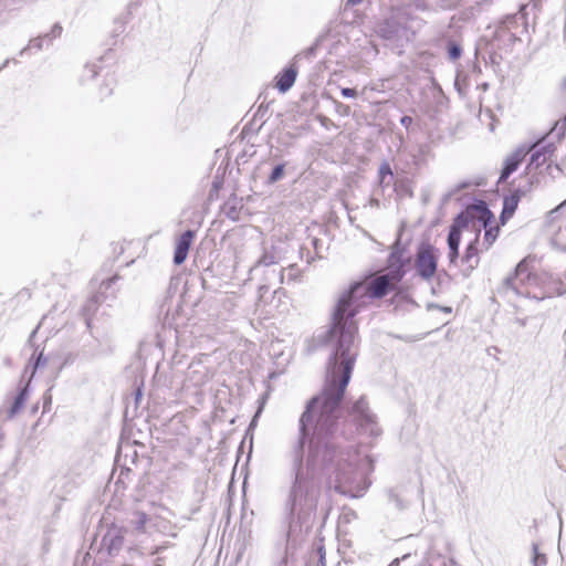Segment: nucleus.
Here are the masks:
<instances>
[{"mask_svg": "<svg viewBox=\"0 0 566 566\" xmlns=\"http://www.w3.org/2000/svg\"><path fill=\"white\" fill-rule=\"evenodd\" d=\"M438 255L436 250L430 247H421L417 253L415 268L423 280H430L437 271Z\"/></svg>", "mask_w": 566, "mask_h": 566, "instance_id": "obj_6", "label": "nucleus"}, {"mask_svg": "<svg viewBox=\"0 0 566 566\" xmlns=\"http://www.w3.org/2000/svg\"><path fill=\"white\" fill-rule=\"evenodd\" d=\"M407 13L405 10H396L391 17L379 23L376 32L386 40H395L406 35Z\"/></svg>", "mask_w": 566, "mask_h": 566, "instance_id": "obj_5", "label": "nucleus"}, {"mask_svg": "<svg viewBox=\"0 0 566 566\" xmlns=\"http://www.w3.org/2000/svg\"><path fill=\"white\" fill-rule=\"evenodd\" d=\"M297 76V67L294 63L290 64L282 73L276 76V87L280 92H287L294 84Z\"/></svg>", "mask_w": 566, "mask_h": 566, "instance_id": "obj_10", "label": "nucleus"}, {"mask_svg": "<svg viewBox=\"0 0 566 566\" xmlns=\"http://www.w3.org/2000/svg\"><path fill=\"white\" fill-rule=\"evenodd\" d=\"M266 290V286H261L260 291Z\"/></svg>", "mask_w": 566, "mask_h": 566, "instance_id": "obj_40", "label": "nucleus"}, {"mask_svg": "<svg viewBox=\"0 0 566 566\" xmlns=\"http://www.w3.org/2000/svg\"><path fill=\"white\" fill-rule=\"evenodd\" d=\"M536 144H537V147H534L531 150L533 153H532V156H531L530 166L535 165L536 167H538V166L543 165L546 161L547 156L551 155L554 151V147H553L552 144L545 145L543 147H539L541 142H538Z\"/></svg>", "mask_w": 566, "mask_h": 566, "instance_id": "obj_11", "label": "nucleus"}, {"mask_svg": "<svg viewBox=\"0 0 566 566\" xmlns=\"http://www.w3.org/2000/svg\"><path fill=\"white\" fill-rule=\"evenodd\" d=\"M460 55H461L460 46H458L455 44L450 45V48H449V57L451 60H457V59L460 57Z\"/></svg>", "mask_w": 566, "mask_h": 566, "instance_id": "obj_26", "label": "nucleus"}, {"mask_svg": "<svg viewBox=\"0 0 566 566\" xmlns=\"http://www.w3.org/2000/svg\"><path fill=\"white\" fill-rule=\"evenodd\" d=\"M339 107L342 108L343 114H346V115H347V114L349 113V107H348V106H345V105H343V104H339Z\"/></svg>", "mask_w": 566, "mask_h": 566, "instance_id": "obj_32", "label": "nucleus"}, {"mask_svg": "<svg viewBox=\"0 0 566 566\" xmlns=\"http://www.w3.org/2000/svg\"><path fill=\"white\" fill-rule=\"evenodd\" d=\"M195 238V231L187 230L176 241L174 262L179 265L185 262L188 255L190 245Z\"/></svg>", "mask_w": 566, "mask_h": 566, "instance_id": "obj_9", "label": "nucleus"}, {"mask_svg": "<svg viewBox=\"0 0 566 566\" xmlns=\"http://www.w3.org/2000/svg\"><path fill=\"white\" fill-rule=\"evenodd\" d=\"M350 416L357 423L359 431L369 437H378L381 429L378 426L376 416L369 410L364 397H360L353 406Z\"/></svg>", "mask_w": 566, "mask_h": 566, "instance_id": "obj_4", "label": "nucleus"}, {"mask_svg": "<svg viewBox=\"0 0 566 566\" xmlns=\"http://www.w3.org/2000/svg\"><path fill=\"white\" fill-rule=\"evenodd\" d=\"M347 4H352V6H355L359 2H361V0H346Z\"/></svg>", "mask_w": 566, "mask_h": 566, "instance_id": "obj_33", "label": "nucleus"}, {"mask_svg": "<svg viewBox=\"0 0 566 566\" xmlns=\"http://www.w3.org/2000/svg\"><path fill=\"white\" fill-rule=\"evenodd\" d=\"M301 272L297 266L290 265L287 269H284L280 272V282L284 283L285 281H295L300 277Z\"/></svg>", "mask_w": 566, "mask_h": 566, "instance_id": "obj_19", "label": "nucleus"}, {"mask_svg": "<svg viewBox=\"0 0 566 566\" xmlns=\"http://www.w3.org/2000/svg\"><path fill=\"white\" fill-rule=\"evenodd\" d=\"M518 200H520V197L517 195H512L504 199L502 218H510L513 216V213L515 212V209L517 207Z\"/></svg>", "mask_w": 566, "mask_h": 566, "instance_id": "obj_15", "label": "nucleus"}, {"mask_svg": "<svg viewBox=\"0 0 566 566\" xmlns=\"http://www.w3.org/2000/svg\"><path fill=\"white\" fill-rule=\"evenodd\" d=\"M97 298L94 297L87 302V304L84 306V315L86 316V324L90 326V318L88 316L95 311Z\"/></svg>", "mask_w": 566, "mask_h": 566, "instance_id": "obj_23", "label": "nucleus"}, {"mask_svg": "<svg viewBox=\"0 0 566 566\" xmlns=\"http://www.w3.org/2000/svg\"><path fill=\"white\" fill-rule=\"evenodd\" d=\"M398 281L397 274H385L356 282L338 297L332 326L323 337L333 346V355L322 392L312 398L300 419L301 438L292 451V482L285 511H316L322 478L328 480L329 486L352 496H360L370 483L368 475L374 464L366 449L336 451L337 419L358 354L355 316L392 291Z\"/></svg>", "mask_w": 566, "mask_h": 566, "instance_id": "obj_1", "label": "nucleus"}, {"mask_svg": "<svg viewBox=\"0 0 566 566\" xmlns=\"http://www.w3.org/2000/svg\"><path fill=\"white\" fill-rule=\"evenodd\" d=\"M284 176V165H277L271 172L270 177H269V181L271 184H274L276 181H279L280 179H282Z\"/></svg>", "mask_w": 566, "mask_h": 566, "instance_id": "obj_22", "label": "nucleus"}, {"mask_svg": "<svg viewBox=\"0 0 566 566\" xmlns=\"http://www.w3.org/2000/svg\"><path fill=\"white\" fill-rule=\"evenodd\" d=\"M45 363V359L43 358V355L40 354L38 355V360H36V364H38V369L41 368Z\"/></svg>", "mask_w": 566, "mask_h": 566, "instance_id": "obj_31", "label": "nucleus"}, {"mask_svg": "<svg viewBox=\"0 0 566 566\" xmlns=\"http://www.w3.org/2000/svg\"><path fill=\"white\" fill-rule=\"evenodd\" d=\"M282 259L281 252L274 245L271 248H264L263 254L258 261V265L269 266L277 263Z\"/></svg>", "mask_w": 566, "mask_h": 566, "instance_id": "obj_13", "label": "nucleus"}, {"mask_svg": "<svg viewBox=\"0 0 566 566\" xmlns=\"http://www.w3.org/2000/svg\"><path fill=\"white\" fill-rule=\"evenodd\" d=\"M478 250L475 248V243L474 242H471L467 250H465V254H464V261L470 263V266L471 268H474L476 264H478Z\"/></svg>", "mask_w": 566, "mask_h": 566, "instance_id": "obj_21", "label": "nucleus"}, {"mask_svg": "<svg viewBox=\"0 0 566 566\" xmlns=\"http://www.w3.org/2000/svg\"><path fill=\"white\" fill-rule=\"evenodd\" d=\"M461 241V232L460 229L455 226H453L450 229L449 235H448V245H449V260L451 263L455 261L459 254V244Z\"/></svg>", "mask_w": 566, "mask_h": 566, "instance_id": "obj_12", "label": "nucleus"}, {"mask_svg": "<svg viewBox=\"0 0 566 566\" xmlns=\"http://www.w3.org/2000/svg\"><path fill=\"white\" fill-rule=\"evenodd\" d=\"M389 500L390 502H392L398 509H403L405 507V502L402 499H400V496L395 493V492H390L389 493Z\"/></svg>", "mask_w": 566, "mask_h": 566, "instance_id": "obj_25", "label": "nucleus"}, {"mask_svg": "<svg viewBox=\"0 0 566 566\" xmlns=\"http://www.w3.org/2000/svg\"><path fill=\"white\" fill-rule=\"evenodd\" d=\"M429 150L430 148L427 144L418 145L416 150L411 154L415 165H421L429 154Z\"/></svg>", "mask_w": 566, "mask_h": 566, "instance_id": "obj_20", "label": "nucleus"}, {"mask_svg": "<svg viewBox=\"0 0 566 566\" xmlns=\"http://www.w3.org/2000/svg\"><path fill=\"white\" fill-rule=\"evenodd\" d=\"M488 214H490V211L485 207H482V216H481V218L484 219ZM483 224H484V228L488 227V223H486L485 220H483ZM497 234H499V228L497 227H490L489 229H485L484 240H483V243H482L485 249H489L493 244V242L497 238Z\"/></svg>", "mask_w": 566, "mask_h": 566, "instance_id": "obj_14", "label": "nucleus"}, {"mask_svg": "<svg viewBox=\"0 0 566 566\" xmlns=\"http://www.w3.org/2000/svg\"><path fill=\"white\" fill-rule=\"evenodd\" d=\"M342 95L344 97H347V98H350V97H356L357 96V92L356 90L354 88H342Z\"/></svg>", "mask_w": 566, "mask_h": 566, "instance_id": "obj_28", "label": "nucleus"}, {"mask_svg": "<svg viewBox=\"0 0 566 566\" xmlns=\"http://www.w3.org/2000/svg\"><path fill=\"white\" fill-rule=\"evenodd\" d=\"M534 147H537V144H533L532 146L522 145L518 146L512 154H510L505 159V166L501 174L500 181H504L505 179H507L509 176L518 168L520 164L524 160L525 156Z\"/></svg>", "mask_w": 566, "mask_h": 566, "instance_id": "obj_7", "label": "nucleus"}, {"mask_svg": "<svg viewBox=\"0 0 566 566\" xmlns=\"http://www.w3.org/2000/svg\"><path fill=\"white\" fill-rule=\"evenodd\" d=\"M135 516H137L138 528H140L146 522V515L143 513H136Z\"/></svg>", "mask_w": 566, "mask_h": 566, "instance_id": "obj_29", "label": "nucleus"}, {"mask_svg": "<svg viewBox=\"0 0 566 566\" xmlns=\"http://www.w3.org/2000/svg\"><path fill=\"white\" fill-rule=\"evenodd\" d=\"M9 63V61H6L1 66H0V71Z\"/></svg>", "mask_w": 566, "mask_h": 566, "instance_id": "obj_38", "label": "nucleus"}, {"mask_svg": "<svg viewBox=\"0 0 566 566\" xmlns=\"http://www.w3.org/2000/svg\"><path fill=\"white\" fill-rule=\"evenodd\" d=\"M104 542L108 545L109 551H117L122 545V536L119 535V531L116 528L109 531L105 537Z\"/></svg>", "mask_w": 566, "mask_h": 566, "instance_id": "obj_16", "label": "nucleus"}, {"mask_svg": "<svg viewBox=\"0 0 566 566\" xmlns=\"http://www.w3.org/2000/svg\"><path fill=\"white\" fill-rule=\"evenodd\" d=\"M53 31H54V32L56 31L57 33H60V32H61V28H60V27H54V30H53Z\"/></svg>", "mask_w": 566, "mask_h": 566, "instance_id": "obj_37", "label": "nucleus"}, {"mask_svg": "<svg viewBox=\"0 0 566 566\" xmlns=\"http://www.w3.org/2000/svg\"><path fill=\"white\" fill-rule=\"evenodd\" d=\"M60 367H61V366H60V364H56V365L54 366V368H55V369H59Z\"/></svg>", "mask_w": 566, "mask_h": 566, "instance_id": "obj_39", "label": "nucleus"}, {"mask_svg": "<svg viewBox=\"0 0 566 566\" xmlns=\"http://www.w3.org/2000/svg\"><path fill=\"white\" fill-rule=\"evenodd\" d=\"M566 292L553 275L531 271L527 259H523L515 268L514 273L507 275L497 286V293L510 302L518 298L543 301Z\"/></svg>", "mask_w": 566, "mask_h": 566, "instance_id": "obj_2", "label": "nucleus"}, {"mask_svg": "<svg viewBox=\"0 0 566 566\" xmlns=\"http://www.w3.org/2000/svg\"><path fill=\"white\" fill-rule=\"evenodd\" d=\"M98 72L99 69L95 63L86 64L80 75L81 83L86 84L88 81L93 80Z\"/></svg>", "mask_w": 566, "mask_h": 566, "instance_id": "obj_18", "label": "nucleus"}, {"mask_svg": "<svg viewBox=\"0 0 566 566\" xmlns=\"http://www.w3.org/2000/svg\"><path fill=\"white\" fill-rule=\"evenodd\" d=\"M534 556H533V565L542 566L546 564V556L538 552L537 545L533 546Z\"/></svg>", "mask_w": 566, "mask_h": 566, "instance_id": "obj_24", "label": "nucleus"}, {"mask_svg": "<svg viewBox=\"0 0 566 566\" xmlns=\"http://www.w3.org/2000/svg\"><path fill=\"white\" fill-rule=\"evenodd\" d=\"M564 206H566V199L556 209H559V208H562Z\"/></svg>", "mask_w": 566, "mask_h": 566, "instance_id": "obj_36", "label": "nucleus"}, {"mask_svg": "<svg viewBox=\"0 0 566 566\" xmlns=\"http://www.w3.org/2000/svg\"><path fill=\"white\" fill-rule=\"evenodd\" d=\"M319 560L317 563V566H326V559H325V551L323 546H319L318 549Z\"/></svg>", "mask_w": 566, "mask_h": 566, "instance_id": "obj_27", "label": "nucleus"}, {"mask_svg": "<svg viewBox=\"0 0 566 566\" xmlns=\"http://www.w3.org/2000/svg\"><path fill=\"white\" fill-rule=\"evenodd\" d=\"M35 337V329H33L31 333H30V337H29V342L31 343L33 340V338Z\"/></svg>", "mask_w": 566, "mask_h": 566, "instance_id": "obj_34", "label": "nucleus"}, {"mask_svg": "<svg viewBox=\"0 0 566 566\" xmlns=\"http://www.w3.org/2000/svg\"><path fill=\"white\" fill-rule=\"evenodd\" d=\"M394 174L389 164L384 163L379 167V182L382 187H389L392 184Z\"/></svg>", "mask_w": 566, "mask_h": 566, "instance_id": "obj_17", "label": "nucleus"}, {"mask_svg": "<svg viewBox=\"0 0 566 566\" xmlns=\"http://www.w3.org/2000/svg\"><path fill=\"white\" fill-rule=\"evenodd\" d=\"M388 566H399V559H394Z\"/></svg>", "mask_w": 566, "mask_h": 566, "instance_id": "obj_35", "label": "nucleus"}, {"mask_svg": "<svg viewBox=\"0 0 566 566\" xmlns=\"http://www.w3.org/2000/svg\"><path fill=\"white\" fill-rule=\"evenodd\" d=\"M210 378L209 370L202 361H192L187 369L186 381L195 387L205 385Z\"/></svg>", "mask_w": 566, "mask_h": 566, "instance_id": "obj_8", "label": "nucleus"}, {"mask_svg": "<svg viewBox=\"0 0 566 566\" xmlns=\"http://www.w3.org/2000/svg\"><path fill=\"white\" fill-rule=\"evenodd\" d=\"M25 374H29V380L24 387L20 388L18 394L10 400L6 401L0 410V417L11 419L18 415L24 407V403L29 397V387L32 378L35 376V350L30 355L28 365L25 367Z\"/></svg>", "mask_w": 566, "mask_h": 566, "instance_id": "obj_3", "label": "nucleus"}, {"mask_svg": "<svg viewBox=\"0 0 566 566\" xmlns=\"http://www.w3.org/2000/svg\"><path fill=\"white\" fill-rule=\"evenodd\" d=\"M400 123H401V125H403L405 127L408 128L412 124V117L403 116V117H401Z\"/></svg>", "mask_w": 566, "mask_h": 566, "instance_id": "obj_30", "label": "nucleus"}]
</instances>
